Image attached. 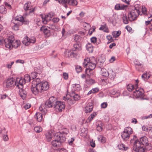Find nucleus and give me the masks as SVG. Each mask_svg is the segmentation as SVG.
Wrapping results in <instances>:
<instances>
[{
	"mask_svg": "<svg viewBox=\"0 0 152 152\" xmlns=\"http://www.w3.org/2000/svg\"><path fill=\"white\" fill-rule=\"evenodd\" d=\"M152 149V145L148 142V138L144 136L134 141L132 152H145Z\"/></svg>",
	"mask_w": 152,
	"mask_h": 152,
	"instance_id": "nucleus-1",
	"label": "nucleus"
},
{
	"mask_svg": "<svg viewBox=\"0 0 152 152\" xmlns=\"http://www.w3.org/2000/svg\"><path fill=\"white\" fill-rule=\"evenodd\" d=\"M46 107H53L55 111L61 112L65 108V105L63 102L58 101L56 98L52 96L47 101L45 104Z\"/></svg>",
	"mask_w": 152,
	"mask_h": 152,
	"instance_id": "nucleus-2",
	"label": "nucleus"
},
{
	"mask_svg": "<svg viewBox=\"0 0 152 152\" xmlns=\"http://www.w3.org/2000/svg\"><path fill=\"white\" fill-rule=\"evenodd\" d=\"M49 88V85L48 83L46 81H43L41 82L37 86H32L31 90L32 92L35 95L38 94L39 92L41 93L43 91L48 90Z\"/></svg>",
	"mask_w": 152,
	"mask_h": 152,
	"instance_id": "nucleus-3",
	"label": "nucleus"
},
{
	"mask_svg": "<svg viewBox=\"0 0 152 152\" xmlns=\"http://www.w3.org/2000/svg\"><path fill=\"white\" fill-rule=\"evenodd\" d=\"M96 63V61L94 57H91L89 58H85L83 64L84 67H86V70H89V71L91 70V72H92V70L95 68Z\"/></svg>",
	"mask_w": 152,
	"mask_h": 152,
	"instance_id": "nucleus-4",
	"label": "nucleus"
},
{
	"mask_svg": "<svg viewBox=\"0 0 152 152\" xmlns=\"http://www.w3.org/2000/svg\"><path fill=\"white\" fill-rule=\"evenodd\" d=\"M60 133H56L54 135L55 140L52 142V145L54 147H59L61 146L62 143L66 140V138L61 136Z\"/></svg>",
	"mask_w": 152,
	"mask_h": 152,
	"instance_id": "nucleus-5",
	"label": "nucleus"
},
{
	"mask_svg": "<svg viewBox=\"0 0 152 152\" xmlns=\"http://www.w3.org/2000/svg\"><path fill=\"white\" fill-rule=\"evenodd\" d=\"M44 106L41 105L39 107V110L41 113L38 112L36 113L34 115V117L36 118L37 121L38 122H41L42 120V115H45L47 113V109L45 108H43Z\"/></svg>",
	"mask_w": 152,
	"mask_h": 152,
	"instance_id": "nucleus-6",
	"label": "nucleus"
},
{
	"mask_svg": "<svg viewBox=\"0 0 152 152\" xmlns=\"http://www.w3.org/2000/svg\"><path fill=\"white\" fill-rule=\"evenodd\" d=\"M132 133V129L129 127H127L125 128L124 131L121 133V136L124 140H127L130 136V135Z\"/></svg>",
	"mask_w": 152,
	"mask_h": 152,
	"instance_id": "nucleus-7",
	"label": "nucleus"
},
{
	"mask_svg": "<svg viewBox=\"0 0 152 152\" xmlns=\"http://www.w3.org/2000/svg\"><path fill=\"white\" fill-rule=\"evenodd\" d=\"M140 12L139 9H136L135 7L134 10L130 11L128 14V16L129 20L132 21L136 20L139 15Z\"/></svg>",
	"mask_w": 152,
	"mask_h": 152,
	"instance_id": "nucleus-8",
	"label": "nucleus"
},
{
	"mask_svg": "<svg viewBox=\"0 0 152 152\" xmlns=\"http://www.w3.org/2000/svg\"><path fill=\"white\" fill-rule=\"evenodd\" d=\"M139 82L138 80H136L135 89L133 91L134 95L136 96L137 97L142 96L144 93V90L142 88L138 87V83Z\"/></svg>",
	"mask_w": 152,
	"mask_h": 152,
	"instance_id": "nucleus-9",
	"label": "nucleus"
},
{
	"mask_svg": "<svg viewBox=\"0 0 152 152\" xmlns=\"http://www.w3.org/2000/svg\"><path fill=\"white\" fill-rule=\"evenodd\" d=\"M14 40V37L11 36L4 39V45L5 47L8 49L12 48L13 41Z\"/></svg>",
	"mask_w": 152,
	"mask_h": 152,
	"instance_id": "nucleus-10",
	"label": "nucleus"
},
{
	"mask_svg": "<svg viewBox=\"0 0 152 152\" xmlns=\"http://www.w3.org/2000/svg\"><path fill=\"white\" fill-rule=\"evenodd\" d=\"M36 39L35 38L32 37L31 38H28V37L26 36L24 38L23 40L22 41V42L25 45L27 46L30 43H34Z\"/></svg>",
	"mask_w": 152,
	"mask_h": 152,
	"instance_id": "nucleus-11",
	"label": "nucleus"
},
{
	"mask_svg": "<svg viewBox=\"0 0 152 152\" xmlns=\"http://www.w3.org/2000/svg\"><path fill=\"white\" fill-rule=\"evenodd\" d=\"M25 84V82L22 78H17L16 81H15V85L19 89L23 88V85Z\"/></svg>",
	"mask_w": 152,
	"mask_h": 152,
	"instance_id": "nucleus-12",
	"label": "nucleus"
},
{
	"mask_svg": "<svg viewBox=\"0 0 152 152\" xmlns=\"http://www.w3.org/2000/svg\"><path fill=\"white\" fill-rule=\"evenodd\" d=\"M19 89L20 90L18 91L19 94L23 99H25L26 97L28 89L26 88L25 89L23 88Z\"/></svg>",
	"mask_w": 152,
	"mask_h": 152,
	"instance_id": "nucleus-13",
	"label": "nucleus"
},
{
	"mask_svg": "<svg viewBox=\"0 0 152 152\" xmlns=\"http://www.w3.org/2000/svg\"><path fill=\"white\" fill-rule=\"evenodd\" d=\"M53 15L52 13H50L45 16L44 19H42V21L43 23L46 24L48 22L51 20V18Z\"/></svg>",
	"mask_w": 152,
	"mask_h": 152,
	"instance_id": "nucleus-14",
	"label": "nucleus"
},
{
	"mask_svg": "<svg viewBox=\"0 0 152 152\" xmlns=\"http://www.w3.org/2000/svg\"><path fill=\"white\" fill-rule=\"evenodd\" d=\"M5 86L7 88L12 87L15 85V81L13 78L8 79L6 81Z\"/></svg>",
	"mask_w": 152,
	"mask_h": 152,
	"instance_id": "nucleus-15",
	"label": "nucleus"
},
{
	"mask_svg": "<svg viewBox=\"0 0 152 152\" xmlns=\"http://www.w3.org/2000/svg\"><path fill=\"white\" fill-rule=\"evenodd\" d=\"M93 107V103L89 102L85 108V112L87 113L91 112L92 110Z\"/></svg>",
	"mask_w": 152,
	"mask_h": 152,
	"instance_id": "nucleus-16",
	"label": "nucleus"
},
{
	"mask_svg": "<svg viewBox=\"0 0 152 152\" xmlns=\"http://www.w3.org/2000/svg\"><path fill=\"white\" fill-rule=\"evenodd\" d=\"M54 134L52 130H50L46 133V138L47 141H50L52 140V137L54 135Z\"/></svg>",
	"mask_w": 152,
	"mask_h": 152,
	"instance_id": "nucleus-17",
	"label": "nucleus"
},
{
	"mask_svg": "<svg viewBox=\"0 0 152 152\" xmlns=\"http://www.w3.org/2000/svg\"><path fill=\"white\" fill-rule=\"evenodd\" d=\"M31 3L30 2H27L24 5L23 8L25 10H30L31 11H30V12H32L34 11L35 10L34 9H33L31 10Z\"/></svg>",
	"mask_w": 152,
	"mask_h": 152,
	"instance_id": "nucleus-18",
	"label": "nucleus"
},
{
	"mask_svg": "<svg viewBox=\"0 0 152 152\" xmlns=\"http://www.w3.org/2000/svg\"><path fill=\"white\" fill-rule=\"evenodd\" d=\"M40 30L42 31L46 36L48 37L50 36V31L45 26H42L40 29Z\"/></svg>",
	"mask_w": 152,
	"mask_h": 152,
	"instance_id": "nucleus-19",
	"label": "nucleus"
},
{
	"mask_svg": "<svg viewBox=\"0 0 152 152\" xmlns=\"http://www.w3.org/2000/svg\"><path fill=\"white\" fill-rule=\"evenodd\" d=\"M15 21L16 22H17V21H19L18 22H17L19 23V25H22L23 23H24L25 20L23 16H20L16 18L15 19Z\"/></svg>",
	"mask_w": 152,
	"mask_h": 152,
	"instance_id": "nucleus-20",
	"label": "nucleus"
},
{
	"mask_svg": "<svg viewBox=\"0 0 152 152\" xmlns=\"http://www.w3.org/2000/svg\"><path fill=\"white\" fill-rule=\"evenodd\" d=\"M67 96L66 97L64 96L63 99L64 100L66 101L69 105H72L75 103V101L73 100V99L68 98Z\"/></svg>",
	"mask_w": 152,
	"mask_h": 152,
	"instance_id": "nucleus-21",
	"label": "nucleus"
},
{
	"mask_svg": "<svg viewBox=\"0 0 152 152\" xmlns=\"http://www.w3.org/2000/svg\"><path fill=\"white\" fill-rule=\"evenodd\" d=\"M126 7V5L118 4L115 5V9L116 10H124Z\"/></svg>",
	"mask_w": 152,
	"mask_h": 152,
	"instance_id": "nucleus-22",
	"label": "nucleus"
},
{
	"mask_svg": "<svg viewBox=\"0 0 152 152\" xmlns=\"http://www.w3.org/2000/svg\"><path fill=\"white\" fill-rule=\"evenodd\" d=\"M20 44V42L18 40H15L14 38V40L13 41L12 48H16L19 46Z\"/></svg>",
	"mask_w": 152,
	"mask_h": 152,
	"instance_id": "nucleus-23",
	"label": "nucleus"
},
{
	"mask_svg": "<svg viewBox=\"0 0 152 152\" xmlns=\"http://www.w3.org/2000/svg\"><path fill=\"white\" fill-rule=\"evenodd\" d=\"M134 64L136 66V69L138 71H141V69L143 67V65L142 63L137 61H134Z\"/></svg>",
	"mask_w": 152,
	"mask_h": 152,
	"instance_id": "nucleus-24",
	"label": "nucleus"
},
{
	"mask_svg": "<svg viewBox=\"0 0 152 152\" xmlns=\"http://www.w3.org/2000/svg\"><path fill=\"white\" fill-rule=\"evenodd\" d=\"M109 78L111 80H113L116 76L115 73L112 70H110L108 74Z\"/></svg>",
	"mask_w": 152,
	"mask_h": 152,
	"instance_id": "nucleus-25",
	"label": "nucleus"
},
{
	"mask_svg": "<svg viewBox=\"0 0 152 152\" xmlns=\"http://www.w3.org/2000/svg\"><path fill=\"white\" fill-rule=\"evenodd\" d=\"M150 74L148 72H146V73H144L142 75V78L145 81L147 80L150 77Z\"/></svg>",
	"mask_w": 152,
	"mask_h": 152,
	"instance_id": "nucleus-26",
	"label": "nucleus"
},
{
	"mask_svg": "<svg viewBox=\"0 0 152 152\" xmlns=\"http://www.w3.org/2000/svg\"><path fill=\"white\" fill-rule=\"evenodd\" d=\"M69 132L68 129L66 128H64L59 132H58L56 133H60L61 135V136L64 137L65 138V137L64 135V134H67Z\"/></svg>",
	"mask_w": 152,
	"mask_h": 152,
	"instance_id": "nucleus-27",
	"label": "nucleus"
},
{
	"mask_svg": "<svg viewBox=\"0 0 152 152\" xmlns=\"http://www.w3.org/2000/svg\"><path fill=\"white\" fill-rule=\"evenodd\" d=\"M73 48L72 49L73 51L75 50H81L80 45L78 44H75L73 45Z\"/></svg>",
	"mask_w": 152,
	"mask_h": 152,
	"instance_id": "nucleus-28",
	"label": "nucleus"
},
{
	"mask_svg": "<svg viewBox=\"0 0 152 152\" xmlns=\"http://www.w3.org/2000/svg\"><path fill=\"white\" fill-rule=\"evenodd\" d=\"M109 72L105 68H103L101 70V74L104 77H107L108 75Z\"/></svg>",
	"mask_w": 152,
	"mask_h": 152,
	"instance_id": "nucleus-29",
	"label": "nucleus"
},
{
	"mask_svg": "<svg viewBox=\"0 0 152 152\" xmlns=\"http://www.w3.org/2000/svg\"><path fill=\"white\" fill-rule=\"evenodd\" d=\"M68 4L72 6H75L77 4V2L76 0H68Z\"/></svg>",
	"mask_w": 152,
	"mask_h": 152,
	"instance_id": "nucleus-30",
	"label": "nucleus"
},
{
	"mask_svg": "<svg viewBox=\"0 0 152 152\" xmlns=\"http://www.w3.org/2000/svg\"><path fill=\"white\" fill-rule=\"evenodd\" d=\"M86 84L88 85H91L94 84L95 83V81L94 79H89L86 80Z\"/></svg>",
	"mask_w": 152,
	"mask_h": 152,
	"instance_id": "nucleus-31",
	"label": "nucleus"
},
{
	"mask_svg": "<svg viewBox=\"0 0 152 152\" xmlns=\"http://www.w3.org/2000/svg\"><path fill=\"white\" fill-rule=\"evenodd\" d=\"M103 126V124L101 122H99L98 125L97 126V130L98 131L101 132Z\"/></svg>",
	"mask_w": 152,
	"mask_h": 152,
	"instance_id": "nucleus-32",
	"label": "nucleus"
},
{
	"mask_svg": "<svg viewBox=\"0 0 152 152\" xmlns=\"http://www.w3.org/2000/svg\"><path fill=\"white\" fill-rule=\"evenodd\" d=\"M135 85H133L131 84H129L127 86V88L129 91H132L133 90L135 89Z\"/></svg>",
	"mask_w": 152,
	"mask_h": 152,
	"instance_id": "nucleus-33",
	"label": "nucleus"
},
{
	"mask_svg": "<svg viewBox=\"0 0 152 152\" xmlns=\"http://www.w3.org/2000/svg\"><path fill=\"white\" fill-rule=\"evenodd\" d=\"M20 25H19V23L17 22H15V23H14L13 25L12 26V28L14 30H18L19 26Z\"/></svg>",
	"mask_w": 152,
	"mask_h": 152,
	"instance_id": "nucleus-34",
	"label": "nucleus"
},
{
	"mask_svg": "<svg viewBox=\"0 0 152 152\" xmlns=\"http://www.w3.org/2000/svg\"><path fill=\"white\" fill-rule=\"evenodd\" d=\"M0 13L2 14H5L7 13V10L4 6H0Z\"/></svg>",
	"mask_w": 152,
	"mask_h": 152,
	"instance_id": "nucleus-35",
	"label": "nucleus"
},
{
	"mask_svg": "<svg viewBox=\"0 0 152 152\" xmlns=\"http://www.w3.org/2000/svg\"><path fill=\"white\" fill-rule=\"evenodd\" d=\"M31 78L30 76L28 74H26L25 75L24 77L23 80L25 82V83H26L30 81Z\"/></svg>",
	"mask_w": 152,
	"mask_h": 152,
	"instance_id": "nucleus-36",
	"label": "nucleus"
},
{
	"mask_svg": "<svg viewBox=\"0 0 152 152\" xmlns=\"http://www.w3.org/2000/svg\"><path fill=\"white\" fill-rule=\"evenodd\" d=\"M87 50L89 51V53H92L93 50V47L90 44L87 45L86 46Z\"/></svg>",
	"mask_w": 152,
	"mask_h": 152,
	"instance_id": "nucleus-37",
	"label": "nucleus"
},
{
	"mask_svg": "<svg viewBox=\"0 0 152 152\" xmlns=\"http://www.w3.org/2000/svg\"><path fill=\"white\" fill-rule=\"evenodd\" d=\"M121 31H115L113 32L112 34L114 37L117 38L121 34Z\"/></svg>",
	"mask_w": 152,
	"mask_h": 152,
	"instance_id": "nucleus-38",
	"label": "nucleus"
},
{
	"mask_svg": "<svg viewBox=\"0 0 152 152\" xmlns=\"http://www.w3.org/2000/svg\"><path fill=\"white\" fill-rule=\"evenodd\" d=\"M98 140L101 142L104 143L106 141V139L105 137L102 136H99L98 138Z\"/></svg>",
	"mask_w": 152,
	"mask_h": 152,
	"instance_id": "nucleus-39",
	"label": "nucleus"
},
{
	"mask_svg": "<svg viewBox=\"0 0 152 152\" xmlns=\"http://www.w3.org/2000/svg\"><path fill=\"white\" fill-rule=\"evenodd\" d=\"M72 86L74 88V89L75 90L78 91L81 89L80 86L79 84H74L72 85Z\"/></svg>",
	"mask_w": 152,
	"mask_h": 152,
	"instance_id": "nucleus-40",
	"label": "nucleus"
},
{
	"mask_svg": "<svg viewBox=\"0 0 152 152\" xmlns=\"http://www.w3.org/2000/svg\"><path fill=\"white\" fill-rule=\"evenodd\" d=\"M41 82L40 81V79L39 78H37L34 79L33 82V83H34V85H36L35 86H37V85L40 84V83H41Z\"/></svg>",
	"mask_w": 152,
	"mask_h": 152,
	"instance_id": "nucleus-41",
	"label": "nucleus"
},
{
	"mask_svg": "<svg viewBox=\"0 0 152 152\" xmlns=\"http://www.w3.org/2000/svg\"><path fill=\"white\" fill-rule=\"evenodd\" d=\"M34 130L36 132L39 133L42 131V129L40 126H37L34 128Z\"/></svg>",
	"mask_w": 152,
	"mask_h": 152,
	"instance_id": "nucleus-42",
	"label": "nucleus"
},
{
	"mask_svg": "<svg viewBox=\"0 0 152 152\" xmlns=\"http://www.w3.org/2000/svg\"><path fill=\"white\" fill-rule=\"evenodd\" d=\"M118 148L122 150H126L127 149L125 148V145L123 144L118 145Z\"/></svg>",
	"mask_w": 152,
	"mask_h": 152,
	"instance_id": "nucleus-43",
	"label": "nucleus"
},
{
	"mask_svg": "<svg viewBox=\"0 0 152 152\" xmlns=\"http://www.w3.org/2000/svg\"><path fill=\"white\" fill-rule=\"evenodd\" d=\"M123 22L124 23L127 24L129 23V21L126 15H123Z\"/></svg>",
	"mask_w": 152,
	"mask_h": 152,
	"instance_id": "nucleus-44",
	"label": "nucleus"
},
{
	"mask_svg": "<svg viewBox=\"0 0 152 152\" xmlns=\"http://www.w3.org/2000/svg\"><path fill=\"white\" fill-rule=\"evenodd\" d=\"M96 115V113L91 114L87 119V121L90 122Z\"/></svg>",
	"mask_w": 152,
	"mask_h": 152,
	"instance_id": "nucleus-45",
	"label": "nucleus"
},
{
	"mask_svg": "<svg viewBox=\"0 0 152 152\" xmlns=\"http://www.w3.org/2000/svg\"><path fill=\"white\" fill-rule=\"evenodd\" d=\"M99 29L100 30H103L104 32H108V29L106 28V25H101V27L99 28Z\"/></svg>",
	"mask_w": 152,
	"mask_h": 152,
	"instance_id": "nucleus-46",
	"label": "nucleus"
},
{
	"mask_svg": "<svg viewBox=\"0 0 152 152\" xmlns=\"http://www.w3.org/2000/svg\"><path fill=\"white\" fill-rule=\"evenodd\" d=\"M69 55V58L74 57L77 56L76 54L74 53L72 50H70Z\"/></svg>",
	"mask_w": 152,
	"mask_h": 152,
	"instance_id": "nucleus-47",
	"label": "nucleus"
},
{
	"mask_svg": "<svg viewBox=\"0 0 152 152\" xmlns=\"http://www.w3.org/2000/svg\"><path fill=\"white\" fill-rule=\"evenodd\" d=\"M76 70L78 73L82 71V67L80 66H77L75 68Z\"/></svg>",
	"mask_w": 152,
	"mask_h": 152,
	"instance_id": "nucleus-48",
	"label": "nucleus"
},
{
	"mask_svg": "<svg viewBox=\"0 0 152 152\" xmlns=\"http://www.w3.org/2000/svg\"><path fill=\"white\" fill-rule=\"evenodd\" d=\"M80 98V96L77 94H75L73 96V99L75 101L78 100Z\"/></svg>",
	"mask_w": 152,
	"mask_h": 152,
	"instance_id": "nucleus-49",
	"label": "nucleus"
},
{
	"mask_svg": "<svg viewBox=\"0 0 152 152\" xmlns=\"http://www.w3.org/2000/svg\"><path fill=\"white\" fill-rule=\"evenodd\" d=\"M91 42L94 44L97 45L96 42V38L95 37H93L91 39Z\"/></svg>",
	"mask_w": 152,
	"mask_h": 152,
	"instance_id": "nucleus-50",
	"label": "nucleus"
},
{
	"mask_svg": "<svg viewBox=\"0 0 152 152\" xmlns=\"http://www.w3.org/2000/svg\"><path fill=\"white\" fill-rule=\"evenodd\" d=\"M70 50H67L64 52V55L65 57L66 58H69V55L70 53Z\"/></svg>",
	"mask_w": 152,
	"mask_h": 152,
	"instance_id": "nucleus-51",
	"label": "nucleus"
},
{
	"mask_svg": "<svg viewBox=\"0 0 152 152\" xmlns=\"http://www.w3.org/2000/svg\"><path fill=\"white\" fill-rule=\"evenodd\" d=\"M68 0H58L59 2L62 4H68Z\"/></svg>",
	"mask_w": 152,
	"mask_h": 152,
	"instance_id": "nucleus-52",
	"label": "nucleus"
},
{
	"mask_svg": "<svg viewBox=\"0 0 152 152\" xmlns=\"http://www.w3.org/2000/svg\"><path fill=\"white\" fill-rule=\"evenodd\" d=\"M107 106V102H104L102 103L101 104V107L102 108H106Z\"/></svg>",
	"mask_w": 152,
	"mask_h": 152,
	"instance_id": "nucleus-53",
	"label": "nucleus"
},
{
	"mask_svg": "<svg viewBox=\"0 0 152 152\" xmlns=\"http://www.w3.org/2000/svg\"><path fill=\"white\" fill-rule=\"evenodd\" d=\"M74 39L76 42L79 41L80 38V36L78 35H75V36Z\"/></svg>",
	"mask_w": 152,
	"mask_h": 152,
	"instance_id": "nucleus-54",
	"label": "nucleus"
},
{
	"mask_svg": "<svg viewBox=\"0 0 152 152\" xmlns=\"http://www.w3.org/2000/svg\"><path fill=\"white\" fill-rule=\"evenodd\" d=\"M75 139L74 138H72L68 140V143L69 145H72L73 142L74 141Z\"/></svg>",
	"mask_w": 152,
	"mask_h": 152,
	"instance_id": "nucleus-55",
	"label": "nucleus"
},
{
	"mask_svg": "<svg viewBox=\"0 0 152 152\" xmlns=\"http://www.w3.org/2000/svg\"><path fill=\"white\" fill-rule=\"evenodd\" d=\"M142 129L143 130L145 131H150L149 127H148L146 126H143L142 127Z\"/></svg>",
	"mask_w": 152,
	"mask_h": 152,
	"instance_id": "nucleus-56",
	"label": "nucleus"
},
{
	"mask_svg": "<svg viewBox=\"0 0 152 152\" xmlns=\"http://www.w3.org/2000/svg\"><path fill=\"white\" fill-rule=\"evenodd\" d=\"M31 76L34 80L37 77V74L36 72H33L31 74Z\"/></svg>",
	"mask_w": 152,
	"mask_h": 152,
	"instance_id": "nucleus-57",
	"label": "nucleus"
},
{
	"mask_svg": "<svg viewBox=\"0 0 152 152\" xmlns=\"http://www.w3.org/2000/svg\"><path fill=\"white\" fill-rule=\"evenodd\" d=\"M63 76L65 80H67L68 79V75L67 73H63Z\"/></svg>",
	"mask_w": 152,
	"mask_h": 152,
	"instance_id": "nucleus-58",
	"label": "nucleus"
},
{
	"mask_svg": "<svg viewBox=\"0 0 152 152\" xmlns=\"http://www.w3.org/2000/svg\"><path fill=\"white\" fill-rule=\"evenodd\" d=\"M59 19L57 18H53L52 20V21L54 23H56L58 22L59 21Z\"/></svg>",
	"mask_w": 152,
	"mask_h": 152,
	"instance_id": "nucleus-59",
	"label": "nucleus"
},
{
	"mask_svg": "<svg viewBox=\"0 0 152 152\" xmlns=\"http://www.w3.org/2000/svg\"><path fill=\"white\" fill-rule=\"evenodd\" d=\"M93 91V93H95L98 92L99 91V89L97 88H93L92 89Z\"/></svg>",
	"mask_w": 152,
	"mask_h": 152,
	"instance_id": "nucleus-60",
	"label": "nucleus"
},
{
	"mask_svg": "<svg viewBox=\"0 0 152 152\" xmlns=\"http://www.w3.org/2000/svg\"><path fill=\"white\" fill-rule=\"evenodd\" d=\"M31 106L30 104H26L24 106V108L26 110H27Z\"/></svg>",
	"mask_w": 152,
	"mask_h": 152,
	"instance_id": "nucleus-61",
	"label": "nucleus"
},
{
	"mask_svg": "<svg viewBox=\"0 0 152 152\" xmlns=\"http://www.w3.org/2000/svg\"><path fill=\"white\" fill-rule=\"evenodd\" d=\"M58 150L60 152L63 151L64 152H68V151L64 149V148H58Z\"/></svg>",
	"mask_w": 152,
	"mask_h": 152,
	"instance_id": "nucleus-62",
	"label": "nucleus"
},
{
	"mask_svg": "<svg viewBox=\"0 0 152 152\" xmlns=\"http://www.w3.org/2000/svg\"><path fill=\"white\" fill-rule=\"evenodd\" d=\"M15 62L16 63H20L21 64H23L24 63V61L23 60H21V59H18L17 60L15 61Z\"/></svg>",
	"mask_w": 152,
	"mask_h": 152,
	"instance_id": "nucleus-63",
	"label": "nucleus"
},
{
	"mask_svg": "<svg viewBox=\"0 0 152 152\" xmlns=\"http://www.w3.org/2000/svg\"><path fill=\"white\" fill-rule=\"evenodd\" d=\"M125 28L127 29L128 31L129 32L131 31L132 29L131 27L128 26H126Z\"/></svg>",
	"mask_w": 152,
	"mask_h": 152,
	"instance_id": "nucleus-64",
	"label": "nucleus"
}]
</instances>
